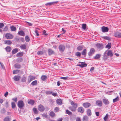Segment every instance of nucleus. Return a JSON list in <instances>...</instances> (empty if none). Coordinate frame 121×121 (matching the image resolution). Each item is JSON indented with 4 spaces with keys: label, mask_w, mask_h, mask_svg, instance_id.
Returning <instances> with one entry per match:
<instances>
[{
    "label": "nucleus",
    "mask_w": 121,
    "mask_h": 121,
    "mask_svg": "<svg viewBox=\"0 0 121 121\" xmlns=\"http://www.w3.org/2000/svg\"><path fill=\"white\" fill-rule=\"evenodd\" d=\"M71 104L72 106H70L69 107V109L72 112H75L76 110L78 107V104L73 101H72L70 103Z\"/></svg>",
    "instance_id": "obj_1"
},
{
    "label": "nucleus",
    "mask_w": 121,
    "mask_h": 121,
    "mask_svg": "<svg viewBox=\"0 0 121 121\" xmlns=\"http://www.w3.org/2000/svg\"><path fill=\"white\" fill-rule=\"evenodd\" d=\"M17 105L18 107L20 108L23 109L25 106V104L23 101L20 100L17 102Z\"/></svg>",
    "instance_id": "obj_2"
},
{
    "label": "nucleus",
    "mask_w": 121,
    "mask_h": 121,
    "mask_svg": "<svg viewBox=\"0 0 121 121\" xmlns=\"http://www.w3.org/2000/svg\"><path fill=\"white\" fill-rule=\"evenodd\" d=\"M95 45L97 48L99 50H102L104 48V46L102 43H98Z\"/></svg>",
    "instance_id": "obj_3"
},
{
    "label": "nucleus",
    "mask_w": 121,
    "mask_h": 121,
    "mask_svg": "<svg viewBox=\"0 0 121 121\" xmlns=\"http://www.w3.org/2000/svg\"><path fill=\"white\" fill-rule=\"evenodd\" d=\"M5 37L8 39H11L13 38V35L9 33H7L5 35Z\"/></svg>",
    "instance_id": "obj_4"
},
{
    "label": "nucleus",
    "mask_w": 121,
    "mask_h": 121,
    "mask_svg": "<svg viewBox=\"0 0 121 121\" xmlns=\"http://www.w3.org/2000/svg\"><path fill=\"white\" fill-rule=\"evenodd\" d=\"M114 36L116 37L121 38V33L118 31H116L114 34Z\"/></svg>",
    "instance_id": "obj_5"
},
{
    "label": "nucleus",
    "mask_w": 121,
    "mask_h": 121,
    "mask_svg": "<svg viewBox=\"0 0 121 121\" xmlns=\"http://www.w3.org/2000/svg\"><path fill=\"white\" fill-rule=\"evenodd\" d=\"M38 110L41 112H43L45 110L44 106L41 104L39 105L38 107Z\"/></svg>",
    "instance_id": "obj_6"
},
{
    "label": "nucleus",
    "mask_w": 121,
    "mask_h": 121,
    "mask_svg": "<svg viewBox=\"0 0 121 121\" xmlns=\"http://www.w3.org/2000/svg\"><path fill=\"white\" fill-rule=\"evenodd\" d=\"M95 50L94 48L90 49L89 52L88 53V55L89 56H91L95 52Z\"/></svg>",
    "instance_id": "obj_7"
},
{
    "label": "nucleus",
    "mask_w": 121,
    "mask_h": 121,
    "mask_svg": "<svg viewBox=\"0 0 121 121\" xmlns=\"http://www.w3.org/2000/svg\"><path fill=\"white\" fill-rule=\"evenodd\" d=\"M59 49L60 51L64 52L65 49V46L63 45H60L59 46Z\"/></svg>",
    "instance_id": "obj_8"
},
{
    "label": "nucleus",
    "mask_w": 121,
    "mask_h": 121,
    "mask_svg": "<svg viewBox=\"0 0 121 121\" xmlns=\"http://www.w3.org/2000/svg\"><path fill=\"white\" fill-rule=\"evenodd\" d=\"M109 29L108 27L103 26L101 28V31L103 33H105L108 31Z\"/></svg>",
    "instance_id": "obj_9"
},
{
    "label": "nucleus",
    "mask_w": 121,
    "mask_h": 121,
    "mask_svg": "<svg viewBox=\"0 0 121 121\" xmlns=\"http://www.w3.org/2000/svg\"><path fill=\"white\" fill-rule=\"evenodd\" d=\"M80 64H78V66H80L82 68H83L87 66V64L85 63L84 62H79Z\"/></svg>",
    "instance_id": "obj_10"
},
{
    "label": "nucleus",
    "mask_w": 121,
    "mask_h": 121,
    "mask_svg": "<svg viewBox=\"0 0 121 121\" xmlns=\"http://www.w3.org/2000/svg\"><path fill=\"white\" fill-rule=\"evenodd\" d=\"M77 110L78 112L82 113L84 112L85 110L82 107H80L78 108Z\"/></svg>",
    "instance_id": "obj_11"
},
{
    "label": "nucleus",
    "mask_w": 121,
    "mask_h": 121,
    "mask_svg": "<svg viewBox=\"0 0 121 121\" xmlns=\"http://www.w3.org/2000/svg\"><path fill=\"white\" fill-rule=\"evenodd\" d=\"M21 78V77L20 76L18 75H15L14 76L13 79L15 81L18 82L19 81Z\"/></svg>",
    "instance_id": "obj_12"
},
{
    "label": "nucleus",
    "mask_w": 121,
    "mask_h": 121,
    "mask_svg": "<svg viewBox=\"0 0 121 121\" xmlns=\"http://www.w3.org/2000/svg\"><path fill=\"white\" fill-rule=\"evenodd\" d=\"M91 105L90 103L88 102L84 103L83 104V106L85 108H88Z\"/></svg>",
    "instance_id": "obj_13"
},
{
    "label": "nucleus",
    "mask_w": 121,
    "mask_h": 121,
    "mask_svg": "<svg viewBox=\"0 0 121 121\" xmlns=\"http://www.w3.org/2000/svg\"><path fill=\"white\" fill-rule=\"evenodd\" d=\"M58 2V1H54L51 2H48L45 4V5L46 6H49L52 5L54 4H56Z\"/></svg>",
    "instance_id": "obj_14"
},
{
    "label": "nucleus",
    "mask_w": 121,
    "mask_h": 121,
    "mask_svg": "<svg viewBox=\"0 0 121 121\" xmlns=\"http://www.w3.org/2000/svg\"><path fill=\"white\" fill-rule=\"evenodd\" d=\"M96 104L99 106L101 107L102 104V102L100 100H97L96 101Z\"/></svg>",
    "instance_id": "obj_15"
},
{
    "label": "nucleus",
    "mask_w": 121,
    "mask_h": 121,
    "mask_svg": "<svg viewBox=\"0 0 121 121\" xmlns=\"http://www.w3.org/2000/svg\"><path fill=\"white\" fill-rule=\"evenodd\" d=\"M35 79V78L33 77V76H29V78L28 79V83L30 82L31 81Z\"/></svg>",
    "instance_id": "obj_16"
},
{
    "label": "nucleus",
    "mask_w": 121,
    "mask_h": 121,
    "mask_svg": "<svg viewBox=\"0 0 121 121\" xmlns=\"http://www.w3.org/2000/svg\"><path fill=\"white\" fill-rule=\"evenodd\" d=\"M41 78L42 81H45L46 80L47 78V77L46 75H43L41 76Z\"/></svg>",
    "instance_id": "obj_17"
},
{
    "label": "nucleus",
    "mask_w": 121,
    "mask_h": 121,
    "mask_svg": "<svg viewBox=\"0 0 121 121\" xmlns=\"http://www.w3.org/2000/svg\"><path fill=\"white\" fill-rule=\"evenodd\" d=\"M113 54L112 51L111 50H109L108 51L107 53V55L110 57H112L113 56Z\"/></svg>",
    "instance_id": "obj_18"
},
{
    "label": "nucleus",
    "mask_w": 121,
    "mask_h": 121,
    "mask_svg": "<svg viewBox=\"0 0 121 121\" xmlns=\"http://www.w3.org/2000/svg\"><path fill=\"white\" fill-rule=\"evenodd\" d=\"M48 54L49 55H51L54 53V52L52 49H49L48 50Z\"/></svg>",
    "instance_id": "obj_19"
},
{
    "label": "nucleus",
    "mask_w": 121,
    "mask_h": 121,
    "mask_svg": "<svg viewBox=\"0 0 121 121\" xmlns=\"http://www.w3.org/2000/svg\"><path fill=\"white\" fill-rule=\"evenodd\" d=\"M103 103L105 105H108V104L109 103V101L108 100V99H103Z\"/></svg>",
    "instance_id": "obj_20"
},
{
    "label": "nucleus",
    "mask_w": 121,
    "mask_h": 121,
    "mask_svg": "<svg viewBox=\"0 0 121 121\" xmlns=\"http://www.w3.org/2000/svg\"><path fill=\"white\" fill-rule=\"evenodd\" d=\"M18 35L22 36H24L25 35L24 32L22 30L18 31Z\"/></svg>",
    "instance_id": "obj_21"
},
{
    "label": "nucleus",
    "mask_w": 121,
    "mask_h": 121,
    "mask_svg": "<svg viewBox=\"0 0 121 121\" xmlns=\"http://www.w3.org/2000/svg\"><path fill=\"white\" fill-rule=\"evenodd\" d=\"M56 102L58 105H60L62 104V100L60 99H58L56 100Z\"/></svg>",
    "instance_id": "obj_22"
},
{
    "label": "nucleus",
    "mask_w": 121,
    "mask_h": 121,
    "mask_svg": "<svg viewBox=\"0 0 121 121\" xmlns=\"http://www.w3.org/2000/svg\"><path fill=\"white\" fill-rule=\"evenodd\" d=\"M20 47L22 49H26L27 48L26 44H24L20 46Z\"/></svg>",
    "instance_id": "obj_23"
},
{
    "label": "nucleus",
    "mask_w": 121,
    "mask_h": 121,
    "mask_svg": "<svg viewBox=\"0 0 121 121\" xmlns=\"http://www.w3.org/2000/svg\"><path fill=\"white\" fill-rule=\"evenodd\" d=\"M14 66L15 68L18 69H19L21 67V65L18 63L15 64L14 65Z\"/></svg>",
    "instance_id": "obj_24"
},
{
    "label": "nucleus",
    "mask_w": 121,
    "mask_h": 121,
    "mask_svg": "<svg viewBox=\"0 0 121 121\" xmlns=\"http://www.w3.org/2000/svg\"><path fill=\"white\" fill-rule=\"evenodd\" d=\"M28 103L32 105H33L35 103V101L34 100L30 99L28 102Z\"/></svg>",
    "instance_id": "obj_25"
},
{
    "label": "nucleus",
    "mask_w": 121,
    "mask_h": 121,
    "mask_svg": "<svg viewBox=\"0 0 121 121\" xmlns=\"http://www.w3.org/2000/svg\"><path fill=\"white\" fill-rule=\"evenodd\" d=\"M18 51V48H16L12 50V52L13 54H15Z\"/></svg>",
    "instance_id": "obj_26"
},
{
    "label": "nucleus",
    "mask_w": 121,
    "mask_h": 121,
    "mask_svg": "<svg viewBox=\"0 0 121 121\" xmlns=\"http://www.w3.org/2000/svg\"><path fill=\"white\" fill-rule=\"evenodd\" d=\"M101 56V55L100 54H97L94 57V59H95L97 60L100 58Z\"/></svg>",
    "instance_id": "obj_27"
},
{
    "label": "nucleus",
    "mask_w": 121,
    "mask_h": 121,
    "mask_svg": "<svg viewBox=\"0 0 121 121\" xmlns=\"http://www.w3.org/2000/svg\"><path fill=\"white\" fill-rule=\"evenodd\" d=\"M12 43V41L10 40H5L4 41V43L7 45H10Z\"/></svg>",
    "instance_id": "obj_28"
},
{
    "label": "nucleus",
    "mask_w": 121,
    "mask_h": 121,
    "mask_svg": "<svg viewBox=\"0 0 121 121\" xmlns=\"http://www.w3.org/2000/svg\"><path fill=\"white\" fill-rule=\"evenodd\" d=\"M23 59L21 57H19L16 60V61L18 63H20L23 61Z\"/></svg>",
    "instance_id": "obj_29"
},
{
    "label": "nucleus",
    "mask_w": 121,
    "mask_h": 121,
    "mask_svg": "<svg viewBox=\"0 0 121 121\" xmlns=\"http://www.w3.org/2000/svg\"><path fill=\"white\" fill-rule=\"evenodd\" d=\"M102 38L103 39L105 40H107L110 41L111 40V38L108 36H103Z\"/></svg>",
    "instance_id": "obj_30"
},
{
    "label": "nucleus",
    "mask_w": 121,
    "mask_h": 121,
    "mask_svg": "<svg viewBox=\"0 0 121 121\" xmlns=\"http://www.w3.org/2000/svg\"><path fill=\"white\" fill-rule=\"evenodd\" d=\"M111 44L110 43H109L105 46V48L110 49L111 48Z\"/></svg>",
    "instance_id": "obj_31"
},
{
    "label": "nucleus",
    "mask_w": 121,
    "mask_h": 121,
    "mask_svg": "<svg viewBox=\"0 0 121 121\" xmlns=\"http://www.w3.org/2000/svg\"><path fill=\"white\" fill-rule=\"evenodd\" d=\"M11 120V118H10L9 116L6 117L4 119V121H10Z\"/></svg>",
    "instance_id": "obj_32"
},
{
    "label": "nucleus",
    "mask_w": 121,
    "mask_h": 121,
    "mask_svg": "<svg viewBox=\"0 0 121 121\" xmlns=\"http://www.w3.org/2000/svg\"><path fill=\"white\" fill-rule=\"evenodd\" d=\"M87 115L88 116H90L91 115V111L90 109H87Z\"/></svg>",
    "instance_id": "obj_33"
},
{
    "label": "nucleus",
    "mask_w": 121,
    "mask_h": 121,
    "mask_svg": "<svg viewBox=\"0 0 121 121\" xmlns=\"http://www.w3.org/2000/svg\"><path fill=\"white\" fill-rule=\"evenodd\" d=\"M49 115L51 117H53L55 116V113L52 111L51 112Z\"/></svg>",
    "instance_id": "obj_34"
},
{
    "label": "nucleus",
    "mask_w": 121,
    "mask_h": 121,
    "mask_svg": "<svg viewBox=\"0 0 121 121\" xmlns=\"http://www.w3.org/2000/svg\"><path fill=\"white\" fill-rule=\"evenodd\" d=\"M5 49L7 52H10L12 50L11 48L9 46L7 47Z\"/></svg>",
    "instance_id": "obj_35"
},
{
    "label": "nucleus",
    "mask_w": 121,
    "mask_h": 121,
    "mask_svg": "<svg viewBox=\"0 0 121 121\" xmlns=\"http://www.w3.org/2000/svg\"><path fill=\"white\" fill-rule=\"evenodd\" d=\"M10 28L11 30L12 31H15L16 30V27L13 26H11L10 27Z\"/></svg>",
    "instance_id": "obj_36"
},
{
    "label": "nucleus",
    "mask_w": 121,
    "mask_h": 121,
    "mask_svg": "<svg viewBox=\"0 0 121 121\" xmlns=\"http://www.w3.org/2000/svg\"><path fill=\"white\" fill-rule=\"evenodd\" d=\"M86 49H83L82 52V54L83 55L86 56Z\"/></svg>",
    "instance_id": "obj_37"
},
{
    "label": "nucleus",
    "mask_w": 121,
    "mask_h": 121,
    "mask_svg": "<svg viewBox=\"0 0 121 121\" xmlns=\"http://www.w3.org/2000/svg\"><path fill=\"white\" fill-rule=\"evenodd\" d=\"M83 46H79L77 48V49L78 51H80L83 49Z\"/></svg>",
    "instance_id": "obj_38"
},
{
    "label": "nucleus",
    "mask_w": 121,
    "mask_h": 121,
    "mask_svg": "<svg viewBox=\"0 0 121 121\" xmlns=\"http://www.w3.org/2000/svg\"><path fill=\"white\" fill-rule=\"evenodd\" d=\"M33 111L34 113L35 114H37L38 113V111L36 108H34L33 109Z\"/></svg>",
    "instance_id": "obj_39"
},
{
    "label": "nucleus",
    "mask_w": 121,
    "mask_h": 121,
    "mask_svg": "<svg viewBox=\"0 0 121 121\" xmlns=\"http://www.w3.org/2000/svg\"><path fill=\"white\" fill-rule=\"evenodd\" d=\"M20 71L19 69H16L14 70L13 72V74H16L18 73Z\"/></svg>",
    "instance_id": "obj_40"
},
{
    "label": "nucleus",
    "mask_w": 121,
    "mask_h": 121,
    "mask_svg": "<svg viewBox=\"0 0 121 121\" xmlns=\"http://www.w3.org/2000/svg\"><path fill=\"white\" fill-rule=\"evenodd\" d=\"M37 80H35L33 81L31 83V85L32 86H35L37 84Z\"/></svg>",
    "instance_id": "obj_41"
},
{
    "label": "nucleus",
    "mask_w": 121,
    "mask_h": 121,
    "mask_svg": "<svg viewBox=\"0 0 121 121\" xmlns=\"http://www.w3.org/2000/svg\"><path fill=\"white\" fill-rule=\"evenodd\" d=\"M25 39L27 42H29L30 40V38L28 35H26L25 36Z\"/></svg>",
    "instance_id": "obj_42"
},
{
    "label": "nucleus",
    "mask_w": 121,
    "mask_h": 121,
    "mask_svg": "<svg viewBox=\"0 0 121 121\" xmlns=\"http://www.w3.org/2000/svg\"><path fill=\"white\" fill-rule=\"evenodd\" d=\"M119 100V98L118 96H117L116 98L113 99V103H115L118 101Z\"/></svg>",
    "instance_id": "obj_43"
},
{
    "label": "nucleus",
    "mask_w": 121,
    "mask_h": 121,
    "mask_svg": "<svg viewBox=\"0 0 121 121\" xmlns=\"http://www.w3.org/2000/svg\"><path fill=\"white\" fill-rule=\"evenodd\" d=\"M23 53L22 52H19L17 54L16 56L17 57L22 56L23 55Z\"/></svg>",
    "instance_id": "obj_44"
},
{
    "label": "nucleus",
    "mask_w": 121,
    "mask_h": 121,
    "mask_svg": "<svg viewBox=\"0 0 121 121\" xmlns=\"http://www.w3.org/2000/svg\"><path fill=\"white\" fill-rule=\"evenodd\" d=\"M88 117H87L85 116L83 118V121H88Z\"/></svg>",
    "instance_id": "obj_45"
},
{
    "label": "nucleus",
    "mask_w": 121,
    "mask_h": 121,
    "mask_svg": "<svg viewBox=\"0 0 121 121\" xmlns=\"http://www.w3.org/2000/svg\"><path fill=\"white\" fill-rule=\"evenodd\" d=\"M11 104L12 107L13 109H14L16 107V105L15 103L14 102H12Z\"/></svg>",
    "instance_id": "obj_46"
},
{
    "label": "nucleus",
    "mask_w": 121,
    "mask_h": 121,
    "mask_svg": "<svg viewBox=\"0 0 121 121\" xmlns=\"http://www.w3.org/2000/svg\"><path fill=\"white\" fill-rule=\"evenodd\" d=\"M86 24H83L82 26V28L84 30H85L86 28Z\"/></svg>",
    "instance_id": "obj_47"
},
{
    "label": "nucleus",
    "mask_w": 121,
    "mask_h": 121,
    "mask_svg": "<svg viewBox=\"0 0 121 121\" xmlns=\"http://www.w3.org/2000/svg\"><path fill=\"white\" fill-rule=\"evenodd\" d=\"M26 78L23 76L22 78L21 81L22 82H26Z\"/></svg>",
    "instance_id": "obj_48"
},
{
    "label": "nucleus",
    "mask_w": 121,
    "mask_h": 121,
    "mask_svg": "<svg viewBox=\"0 0 121 121\" xmlns=\"http://www.w3.org/2000/svg\"><path fill=\"white\" fill-rule=\"evenodd\" d=\"M52 91H48L45 92L46 94L48 95L52 94Z\"/></svg>",
    "instance_id": "obj_49"
},
{
    "label": "nucleus",
    "mask_w": 121,
    "mask_h": 121,
    "mask_svg": "<svg viewBox=\"0 0 121 121\" xmlns=\"http://www.w3.org/2000/svg\"><path fill=\"white\" fill-rule=\"evenodd\" d=\"M108 115L107 114L104 117V121H107Z\"/></svg>",
    "instance_id": "obj_50"
},
{
    "label": "nucleus",
    "mask_w": 121,
    "mask_h": 121,
    "mask_svg": "<svg viewBox=\"0 0 121 121\" xmlns=\"http://www.w3.org/2000/svg\"><path fill=\"white\" fill-rule=\"evenodd\" d=\"M75 55L76 56L78 57L80 56L81 55V53L79 52H76V53Z\"/></svg>",
    "instance_id": "obj_51"
},
{
    "label": "nucleus",
    "mask_w": 121,
    "mask_h": 121,
    "mask_svg": "<svg viewBox=\"0 0 121 121\" xmlns=\"http://www.w3.org/2000/svg\"><path fill=\"white\" fill-rule=\"evenodd\" d=\"M66 112L67 114H68L69 115H71L72 114V113L68 110H66Z\"/></svg>",
    "instance_id": "obj_52"
},
{
    "label": "nucleus",
    "mask_w": 121,
    "mask_h": 121,
    "mask_svg": "<svg viewBox=\"0 0 121 121\" xmlns=\"http://www.w3.org/2000/svg\"><path fill=\"white\" fill-rule=\"evenodd\" d=\"M37 53L38 55H40L43 54V52L42 51H38L37 52Z\"/></svg>",
    "instance_id": "obj_53"
},
{
    "label": "nucleus",
    "mask_w": 121,
    "mask_h": 121,
    "mask_svg": "<svg viewBox=\"0 0 121 121\" xmlns=\"http://www.w3.org/2000/svg\"><path fill=\"white\" fill-rule=\"evenodd\" d=\"M69 78V77L68 76H66L65 77H62L60 78L61 79H64V80H66L67 79Z\"/></svg>",
    "instance_id": "obj_54"
},
{
    "label": "nucleus",
    "mask_w": 121,
    "mask_h": 121,
    "mask_svg": "<svg viewBox=\"0 0 121 121\" xmlns=\"http://www.w3.org/2000/svg\"><path fill=\"white\" fill-rule=\"evenodd\" d=\"M42 116L43 117H44L45 118H48V116L47 115V113H43V114L42 115Z\"/></svg>",
    "instance_id": "obj_55"
},
{
    "label": "nucleus",
    "mask_w": 121,
    "mask_h": 121,
    "mask_svg": "<svg viewBox=\"0 0 121 121\" xmlns=\"http://www.w3.org/2000/svg\"><path fill=\"white\" fill-rule=\"evenodd\" d=\"M8 30V28L7 26H6L3 29V31H7Z\"/></svg>",
    "instance_id": "obj_56"
},
{
    "label": "nucleus",
    "mask_w": 121,
    "mask_h": 121,
    "mask_svg": "<svg viewBox=\"0 0 121 121\" xmlns=\"http://www.w3.org/2000/svg\"><path fill=\"white\" fill-rule=\"evenodd\" d=\"M35 35L37 36H38L39 35V34L38 33V31L36 30L35 31Z\"/></svg>",
    "instance_id": "obj_57"
},
{
    "label": "nucleus",
    "mask_w": 121,
    "mask_h": 121,
    "mask_svg": "<svg viewBox=\"0 0 121 121\" xmlns=\"http://www.w3.org/2000/svg\"><path fill=\"white\" fill-rule=\"evenodd\" d=\"M5 110L4 108H3L1 110V113L2 114H4L5 113Z\"/></svg>",
    "instance_id": "obj_58"
},
{
    "label": "nucleus",
    "mask_w": 121,
    "mask_h": 121,
    "mask_svg": "<svg viewBox=\"0 0 121 121\" xmlns=\"http://www.w3.org/2000/svg\"><path fill=\"white\" fill-rule=\"evenodd\" d=\"M12 100H13L15 102H17V98L16 97L15 98H13L12 99Z\"/></svg>",
    "instance_id": "obj_59"
},
{
    "label": "nucleus",
    "mask_w": 121,
    "mask_h": 121,
    "mask_svg": "<svg viewBox=\"0 0 121 121\" xmlns=\"http://www.w3.org/2000/svg\"><path fill=\"white\" fill-rule=\"evenodd\" d=\"M26 24H28V25L30 26H31L33 25V24L29 22H26Z\"/></svg>",
    "instance_id": "obj_60"
},
{
    "label": "nucleus",
    "mask_w": 121,
    "mask_h": 121,
    "mask_svg": "<svg viewBox=\"0 0 121 121\" xmlns=\"http://www.w3.org/2000/svg\"><path fill=\"white\" fill-rule=\"evenodd\" d=\"M4 24L2 23H0V28H2L4 26Z\"/></svg>",
    "instance_id": "obj_61"
},
{
    "label": "nucleus",
    "mask_w": 121,
    "mask_h": 121,
    "mask_svg": "<svg viewBox=\"0 0 121 121\" xmlns=\"http://www.w3.org/2000/svg\"><path fill=\"white\" fill-rule=\"evenodd\" d=\"M108 58V56H103V59L104 60H106Z\"/></svg>",
    "instance_id": "obj_62"
},
{
    "label": "nucleus",
    "mask_w": 121,
    "mask_h": 121,
    "mask_svg": "<svg viewBox=\"0 0 121 121\" xmlns=\"http://www.w3.org/2000/svg\"><path fill=\"white\" fill-rule=\"evenodd\" d=\"M14 39L17 41H18L19 40V37L17 36Z\"/></svg>",
    "instance_id": "obj_63"
},
{
    "label": "nucleus",
    "mask_w": 121,
    "mask_h": 121,
    "mask_svg": "<svg viewBox=\"0 0 121 121\" xmlns=\"http://www.w3.org/2000/svg\"><path fill=\"white\" fill-rule=\"evenodd\" d=\"M43 35H48V34L46 33V32L45 30H44L43 31Z\"/></svg>",
    "instance_id": "obj_64"
}]
</instances>
